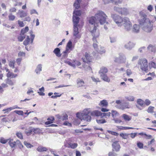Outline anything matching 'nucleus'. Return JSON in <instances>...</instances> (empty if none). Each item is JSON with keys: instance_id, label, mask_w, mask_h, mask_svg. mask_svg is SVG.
Instances as JSON below:
<instances>
[{"instance_id": "6ab92c4d", "label": "nucleus", "mask_w": 156, "mask_h": 156, "mask_svg": "<svg viewBox=\"0 0 156 156\" xmlns=\"http://www.w3.org/2000/svg\"><path fill=\"white\" fill-rule=\"evenodd\" d=\"M122 117L125 121H129L132 119L131 117L126 115V114H123L122 115Z\"/></svg>"}, {"instance_id": "4468645a", "label": "nucleus", "mask_w": 156, "mask_h": 156, "mask_svg": "<svg viewBox=\"0 0 156 156\" xmlns=\"http://www.w3.org/2000/svg\"><path fill=\"white\" fill-rule=\"evenodd\" d=\"M73 48L74 47H73L72 45V41L70 40L67 43L66 46L65 52H66V51H67L68 50H72Z\"/></svg>"}, {"instance_id": "8fccbe9b", "label": "nucleus", "mask_w": 156, "mask_h": 156, "mask_svg": "<svg viewBox=\"0 0 156 156\" xmlns=\"http://www.w3.org/2000/svg\"><path fill=\"white\" fill-rule=\"evenodd\" d=\"M119 113L116 111L112 110V115L113 117H114L116 116H118Z\"/></svg>"}, {"instance_id": "680f3d73", "label": "nucleus", "mask_w": 156, "mask_h": 156, "mask_svg": "<svg viewBox=\"0 0 156 156\" xmlns=\"http://www.w3.org/2000/svg\"><path fill=\"white\" fill-rule=\"evenodd\" d=\"M145 104L147 106L149 105L151 103V101L148 99H146L144 101V104Z\"/></svg>"}, {"instance_id": "79ce46f5", "label": "nucleus", "mask_w": 156, "mask_h": 156, "mask_svg": "<svg viewBox=\"0 0 156 156\" xmlns=\"http://www.w3.org/2000/svg\"><path fill=\"white\" fill-rule=\"evenodd\" d=\"M69 147H70L72 149H75L77 146V143H71L69 144Z\"/></svg>"}, {"instance_id": "7c9ffc66", "label": "nucleus", "mask_w": 156, "mask_h": 156, "mask_svg": "<svg viewBox=\"0 0 156 156\" xmlns=\"http://www.w3.org/2000/svg\"><path fill=\"white\" fill-rule=\"evenodd\" d=\"M73 64L74 65V66H73V67L75 68L76 66H79L81 65V63L79 61L76 60H73L72 61Z\"/></svg>"}, {"instance_id": "bf43d9fd", "label": "nucleus", "mask_w": 156, "mask_h": 156, "mask_svg": "<svg viewBox=\"0 0 156 156\" xmlns=\"http://www.w3.org/2000/svg\"><path fill=\"white\" fill-rule=\"evenodd\" d=\"M110 39L111 43L115 42L116 41V38L115 37H110Z\"/></svg>"}, {"instance_id": "423d86ee", "label": "nucleus", "mask_w": 156, "mask_h": 156, "mask_svg": "<svg viewBox=\"0 0 156 156\" xmlns=\"http://www.w3.org/2000/svg\"><path fill=\"white\" fill-rule=\"evenodd\" d=\"M33 33L32 31L30 32V38L28 36H27V38L23 42V44L26 46L28 45L30 42V44L33 43V41L35 37V35L33 34Z\"/></svg>"}, {"instance_id": "13d9d810", "label": "nucleus", "mask_w": 156, "mask_h": 156, "mask_svg": "<svg viewBox=\"0 0 156 156\" xmlns=\"http://www.w3.org/2000/svg\"><path fill=\"white\" fill-rule=\"evenodd\" d=\"M14 112L20 115H23V112L22 111L15 110Z\"/></svg>"}, {"instance_id": "49530a36", "label": "nucleus", "mask_w": 156, "mask_h": 156, "mask_svg": "<svg viewBox=\"0 0 156 156\" xmlns=\"http://www.w3.org/2000/svg\"><path fill=\"white\" fill-rule=\"evenodd\" d=\"M122 2V0H112V3L115 5L120 4Z\"/></svg>"}, {"instance_id": "dca6fc26", "label": "nucleus", "mask_w": 156, "mask_h": 156, "mask_svg": "<svg viewBox=\"0 0 156 156\" xmlns=\"http://www.w3.org/2000/svg\"><path fill=\"white\" fill-rule=\"evenodd\" d=\"M53 52L58 57H60L61 56L62 54L61 53L60 50L59 48H57L55 49Z\"/></svg>"}, {"instance_id": "7ed1b4c3", "label": "nucleus", "mask_w": 156, "mask_h": 156, "mask_svg": "<svg viewBox=\"0 0 156 156\" xmlns=\"http://www.w3.org/2000/svg\"><path fill=\"white\" fill-rule=\"evenodd\" d=\"M139 14L140 16L139 24L142 29L147 32H151L153 29V22L147 18V15L143 12H140Z\"/></svg>"}, {"instance_id": "39448f33", "label": "nucleus", "mask_w": 156, "mask_h": 156, "mask_svg": "<svg viewBox=\"0 0 156 156\" xmlns=\"http://www.w3.org/2000/svg\"><path fill=\"white\" fill-rule=\"evenodd\" d=\"M137 67L139 70L146 73L148 72L147 61L145 58L139 59L137 62Z\"/></svg>"}, {"instance_id": "6e6d98bb", "label": "nucleus", "mask_w": 156, "mask_h": 156, "mask_svg": "<svg viewBox=\"0 0 156 156\" xmlns=\"http://www.w3.org/2000/svg\"><path fill=\"white\" fill-rule=\"evenodd\" d=\"M149 66L151 67L156 69V64L153 62H151L149 63Z\"/></svg>"}, {"instance_id": "2f4dec72", "label": "nucleus", "mask_w": 156, "mask_h": 156, "mask_svg": "<svg viewBox=\"0 0 156 156\" xmlns=\"http://www.w3.org/2000/svg\"><path fill=\"white\" fill-rule=\"evenodd\" d=\"M47 150V149L45 147L41 146L38 147L37 149V150L39 152L45 151H46Z\"/></svg>"}, {"instance_id": "09e8293b", "label": "nucleus", "mask_w": 156, "mask_h": 156, "mask_svg": "<svg viewBox=\"0 0 156 156\" xmlns=\"http://www.w3.org/2000/svg\"><path fill=\"white\" fill-rule=\"evenodd\" d=\"M96 121L98 124H103L106 123V122L105 120L104 119H97Z\"/></svg>"}, {"instance_id": "ddd939ff", "label": "nucleus", "mask_w": 156, "mask_h": 156, "mask_svg": "<svg viewBox=\"0 0 156 156\" xmlns=\"http://www.w3.org/2000/svg\"><path fill=\"white\" fill-rule=\"evenodd\" d=\"M93 37V38H92V40L93 41V47L94 49L96 50H97L98 48V42H97L96 38H98L99 37V35H98V37H96L93 35H92Z\"/></svg>"}, {"instance_id": "338daca9", "label": "nucleus", "mask_w": 156, "mask_h": 156, "mask_svg": "<svg viewBox=\"0 0 156 156\" xmlns=\"http://www.w3.org/2000/svg\"><path fill=\"white\" fill-rule=\"evenodd\" d=\"M7 141V140H5L4 138L1 137L0 139V142L1 143L5 144Z\"/></svg>"}, {"instance_id": "603ef678", "label": "nucleus", "mask_w": 156, "mask_h": 156, "mask_svg": "<svg viewBox=\"0 0 156 156\" xmlns=\"http://www.w3.org/2000/svg\"><path fill=\"white\" fill-rule=\"evenodd\" d=\"M16 143L20 149H22L23 147V145L19 140H17Z\"/></svg>"}, {"instance_id": "de8ad7c7", "label": "nucleus", "mask_w": 156, "mask_h": 156, "mask_svg": "<svg viewBox=\"0 0 156 156\" xmlns=\"http://www.w3.org/2000/svg\"><path fill=\"white\" fill-rule=\"evenodd\" d=\"M154 107L150 106L148 108L147 110V112L149 113H153L154 112Z\"/></svg>"}, {"instance_id": "69168bd1", "label": "nucleus", "mask_w": 156, "mask_h": 156, "mask_svg": "<svg viewBox=\"0 0 156 156\" xmlns=\"http://www.w3.org/2000/svg\"><path fill=\"white\" fill-rule=\"evenodd\" d=\"M7 83L10 86H13L14 85V83L11 80H8L7 81Z\"/></svg>"}, {"instance_id": "c03bdc74", "label": "nucleus", "mask_w": 156, "mask_h": 156, "mask_svg": "<svg viewBox=\"0 0 156 156\" xmlns=\"http://www.w3.org/2000/svg\"><path fill=\"white\" fill-rule=\"evenodd\" d=\"M24 144L28 148H31L33 147V145L26 141L24 142Z\"/></svg>"}, {"instance_id": "e2e57ef3", "label": "nucleus", "mask_w": 156, "mask_h": 156, "mask_svg": "<svg viewBox=\"0 0 156 156\" xmlns=\"http://www.w3.org/2000/svg\"><path fill=\"white\" fill-rule=\"evenodd\" d=\"M30 13L31 15H32L33 14H36L37 15H38V13L37 12L36 10L34 9H33L30 10Z\"/></svg>"}, {"instance_id": "0e129e2a", "label": "nucleus", "mask_w": 156, "mask_h": 156, "mask_svg": "<svg viewBox=\"0 0 156 156\" xmlns=\"http://www.w3.org/2000/svg\"><path fill=\"white\" fill-rule=\"evenodd\" d=\"M53 23L55 24H60V22L59 20L57 19H55L52 20Z\"/></svg>"}, {"instance_id": "aec40b11", "label": "nucleus", "mask_w": 156, "mask_h": 156, "mask_svg": "<svg viewBox=\"0 0 156 156\" xmlns=\"http://www.w3.org/2000/svg\"><path fill=\"white\" fill-rule=\"evenodd\" d=\"M140 29L139 25L135 24L133 26V31L135 33H138L139 32Z\"/></svg>"}, {"instance_id": "6e6552de", "label": "nucleus", "mask_w": 156, "mask_h": 156, "mask_svg": "<svg viewBox=\"0 0 156 156\" xmlns=\"http://www.w3.org/2000/svg\"><path fill=\"white\" fill-rule=\"evenodd\" d=\"M115 107L122 110H125L126 108H130L128 102H124L121 104L120 105H116Z\"/></svg>"}, {"instance_id": "f03ea898", "label": "nucleus", "mask_w": 156, "mask_h": 156, "mask_svg": "<svg viewBox=\"0 0 156 156\" xmlns=\"http://www.w3.org/2000/svg\"><path fill=\"white\" fill-rule=\"evenodd\" d=\"M111 17L118 26L121 27L123 25L126 31H129L131 30L132 25L129 18L126 17L122 18L116 14H112Z\"/></svg>"}, {"instance_id": "864d4df0", "label": "nucleus", "mask_w": 156, "mask_h": 156, "mask_svg": "<svg viewBox=\"0 0 156 156\" xmlns=\"http://www.w3.org/2000/svg\"><path fill=\"white\" fill-rule=\"evenodd\" d=\"M71 62L68 61V60H65L64 61V62L66 63L69 66H75L73 64L72 61L73 60H71Z\"/></svg>"}, {"instance_id": "c85d7f7f", "label": "nucleus", "mask_w": 156, "mask_h": 156, "mask_svg": "<svg viewBox=\"0 0 156 156\" xmlns=\"http://www.w3.org/2000/svg\"><path fill=\"white\" fill-rule=\"evenodd\" d=\"M125 98L127 101L130 102L133 101L135 100V97L132 95H129L125 96Z\"/></svg>"}, {"instance_id": "412c9836", "label": "nucleus", "mask_w": 156, "mask_h": 156, "mask_svg": "<svg viewBox=\"0 0 156 156\" xmlns=\"http://www.w3.org/2000/svg\"><path fill=\"white\" fill-rule=\"evenodd\" d=\"M147 49L149 51L155 52L156 51V47L151 44H150L147 47Z\"/></svg>"}, {"instance_id": "5701e85b", "label": "nucleus", "mask_w": 156, "mask_h": 156, "mask_svg": "<svg viewBox=\"0 0 156 156\" xmlns=\"http://www.w3.org/2000/svg\"><path fill=\"white\" fill-rule=\"evenodd\" d=\"M100 76L101 77L103 80H104L107 82H109L110 81V79L107 76L106 74H100Z\"/></svg>"}, {"instance_id": "1a4fd4ad", "label": "nucleus", "mask_w": 156, "mask_h": 156, "mask_svg": "<svg viewBox=\"0 0 156 156\" xmlns=\"http://www.w3.org/2000/svg\"><path fill=\"white\" fill-rule=\"evenodd\" d=\"M78 25H73V36L76 38L80 39L81 37V35L79 34Z\"/></svg>"}, {"instance_id": "f704fd0d", "label": "nucleus", "mask_w": 156, "mask_h": 156, "mask_svg": "<svg viewBox=\"0 0 156 156\" xmlns=\"http://www.w3.org/2000/svg\"><path fill=\"white\" fill-rule=\"evenodd\" d=\"M16 141H13V140H10L9 143L10 146L12 147H15V146L16 145Z\"/></svg>"}, {"instance_id": "c9c22d12", "label": "nucleus", "mask_w": 156, "mask_h": 156, "mask_svg": "<svg viewBox=\"0 0 156 156\" xmlns=\"http://www.w3.org/2000/svg\"><path fill=\"white\" fill-rule=\"evenodd\" d=\"M29 30V28L28 27H25V28H23L21 30V32L20 35H23L24 34L26 33Z\"/></svg>"}, {"instance_id": "3c124183", "label": "nucleus", "mask_w": 156, "mask_h": 156, "mask_svg": "<svg viewBox=\"0 0 156 156\" xmlns=\"http://www.w3.org/2000/svg\"><path fill=\"white\" fill-rule=\"evenodd\" d=\"M105 50L104 47H101L100 48V49L99 50L98 53L100 54H103L105 53Z\"/></svg>"}, {"instance_id": "4be33fe9", "label": "nucleus", "mask_w": 156, "mask_h": 156, "mask_svg": "<svg viewBox=\"0 0 156 156\" xmlns=\"http://www.w3.org/2000/svg\"><path fill=\"white\" fill-rule=\"evenodd\" d=\"M16 108H20L18 107L17 105H14L12 107L8 108L6 109H3V111H5V113H8L9 112L11 111L12 110Z\"/></svg>"}, {"instance_id": "72a5a7b5", "label": "nucleus", "mask_w": 156, "mask_h": 156, "mask_svg": "<svg viewBox=\"0 0 156 156\" xmlns=\"http://www.w3.org/2000/svg\"><path fill=\"white\" fill-rule=\"evenodd\" d=\"M80 0H76L74 4V6L76 9H78L80 7Z\"/></svg>"}, {"instance_id": "bb28decb", "label": "nucleus", "mask_w": 156, "mask_h": 156, "mask_svg": "<svg viewBox=\"0 0 156 156\" xmlns=\"http://www.w3.org/2000/svg\"><path fill=\"white\" fill-rule=\"evenodd\" d=\"M84 83V82L83 80L78 79L77 80V84L79 87L83 86Z\"/></svg>"}, {"instance_id": "cd10ccee", "label": "nucleus", "mask_w": 156, "mask_h": 156, "mask_svg": "<svg viewBox=\"0 0 156 156\" xmlns=\"http://www.w3.org/2000/svg\"><path fill=\"white\" fill-rule=\"evenodd\" d=\"M129 13L128 10L126 8H122L121 14L124 15H127Z\"/></svg>"}, {"instance_id": "37998d69", "label": "nucleus", "mask_w": 156, "mask_h": 156, "mask_svg": "<svg viewBox=\"0 0 156 156\" xmlns=\"http://www.w3.org/2000/svg\"><path fill=\"white\" fill-rule=\"evenodd\" d=\"M129 133H121L120 134V136L124 139H126Z\"/></svg>"}, {"instance_id": "f3484780", "label": "nucleus", "mask_w": 156, "mask_h": 156, "mask_svg": "<svg viewBox=\"0 0 156 156\" xmlns=\"http://www.w3.org/2000/svg\"><path fill=\"white\" fill-rule=\"evenodd\" d=\"M80 18L78 16H75V15H73V25H78L79 23Z\"/></svg>"}, {"instance_id": "4d7b16f0", "label": "nucleus", "mask_w": 156, "mask_h": 156, "mask_svg": "<svg viewBox=\"0 0 156 156\" xmlns=\"http://www.w3.org/2000/svg\"><path fill=\"white\" fill-rule=\"evenodd\" d=\"M17 136L20 139H23V136L22 133L20 132H18L16 133V134Z\"/></svg>"}, {"instance_id": "a19ab883", "label": "nucleus", "mask_w": 156, "mask_h": 156, "mask_svg": "<svg viewBox=\"0 0 156 156\" xmlns=\"http://www.w3.org/2000/svg\"><path fill=\"white\" fill-rule=\"evenodd\" d=\"M122 8H120L118 6H115L114 8V11L118 12L119 13L121 14L122 11Z\"/></svg>"}, {"instance_id": "a878e982", "label": "nucleus", "mask_w": 156, "mask_h": 156, "mask_svg": "<svg viewBox=\"0 0 156 156\" xmlns=\"http://www.w3.org/2000/svg\"><path fill=\"white\" fill-rule=\"evenodd\" d=\"M42 65L41 64L38 65L35 70L36 73L37 74H40V72L42 71Z\"/></svg>"}, {"instance_id": "2eb2a0df", "label": "nucleus", "mask_w": 156, "mask_h": 156, "mask_svg": "<svg viewBox=\"0 0 156 156\" xmlns=\"http://www.w3.org/2000/svg\"><path fill=\"white\" fill-rule=\"evenodd\" d=\"M91 115L93 116H100L102 118V113L98 110H95L91 112Z\"/></svg>"}, {"instance_id": "58836bf2", "label": "nucleus", "mask_w": 156, "mask_h": 156, "mask_svg": "<svg viewBox=\"0 0 156 156\" xmlns=\"http://www.w3.org/2000/svg\"><path fill=\"white\" fill-rule=\"evenodd\" d=\"M119 128L121 129H124V130L129 129H138V128H133V127H125V126H120V128Z\"/></svg>"}, {"instance_id": "f8f14e48", "label": "nucleus", "mask_w": 156, "mask_h": 156, "mask_svg": "<svg viewBox=\"0 0 156 156\" xmlns=\"http://www.w3.org/2000/svg\"><path fill=\"white\" fill-rule=\"evenodd\" d=\"M113 151L114 150L116 152L119 151L120 148V146L118 143V142L115 141L112 144Z\"/></svg>"}, {"instance_id": "9b49d317", "label": "nucleus", "mask_w": 156, "mask_h": 156, "mask_svg": "<svg viewBox=\"0 0 156 156\" xmlns=\"http://www.w3.org/2000/svg\"><path fill=\"white\" fill-rule=\"evenodd\" d=\"M82 59L84 62L88 63L91 61L92 57L90 56L88 53H86L85 57L83 58Z\"/></svg>"}, {"instance_id": "f257e3e1", "label": "nucleus", "mask_w": 156, "mask_h": 156, "mask_svg": "<svg viewBox=\"0 0 156 156\" xmlns=\"http://www.w3.org/2000/svg\"><path fill=\"white\" fill-rule=\"evenodd\" d=\"M108 16L104 12L98 11L95 14L94 16L89 18L88 21L90 25V31L92 35L96 37L99 35V32L97 30V26L98 24L100 23L103 25L105 23L108 24V22L107 21Z\"/></svg>"}, {"instance_id": "a18cd8bd", "label": "nucleus", "mask_w": 156, "mask_h": 156, "mask_svg": "<svg viewBox=\"0 0 156 156\" xmlns=\"http://www.w3.org/2000/svg\"><path fill=\"white\" fill-rule=\"evenodd\" d=\"M9 20L10 21H13L15 18V16L13 15L12 13H10L8 16Z\"/></svg>"}, {"instance_id": "e433bc0d", "label": "nucleus", "mask_w": 156, "mask_h": 156, "mask_svg": "<svg viewBox=\"0 0 156 156\" xmlns=\"http://www.w3.org/2000/svg\"><path fill=\"white\" fill-rule=\"evenodd\" d=\"M81 12L79 10H75L73 12V15H75V16H80Z\"/></svg>"}, {"instance_id": "473e14b6", "label": "nucleus", "mask_w": 156, "mask_h": 156, "mask_svg": "<svg viewBox=\"0 0 156 156\" xmlns=\"http://www.w3.org/2000/svg\"><path fill=\"white\" fill-rule=\"evenodd\" d=\"M137 103L141 107H144V101L141 99H137Z\"/></svg>"}, {"instance_id": "774afa93", "label": "nucleus", "mask_w": 156, "mask_h": 156, "mask_svg": "<svg viewBox=\"0 0 156 156\" xmlns=\"http://www.w3.org/2000/svg\"><path fill=\"white\" fill-rule=\"evenodd\" d=\"M117 154L114 152H110L108 153V156H117Z\"/></svg>"}, {"instance_id": "ea45409f", "label": "nucleus", "mask_w": 156, "mask_h": 156, "mask_svg": "<svg viewBox=\"0 0 156 156\" xmlns=\"http://www.w3.org/2000/svg\"><path fill=\"white\" fill-rule=\"evenodd\" d=\"M16 62V61L15 60H13L12 61H10L9 62V66L12 69L15 68L14 64Z\"/></svg>"}, {"instance_id": "b1692460", "label": "nucleus", "mask_w": 156, "mask_h": 156, "mask_svg": "<svg viewBox=\"0 0 156 156\" xmlns=\"http://www.w3.org/2000/svg\"><path fill=\"white\" fill-rule=\"evenodd\" d=\"M108 72V69L107 68L105 67H102L101 68L99 72V74H106Z\"/></svg>"}, {"instance_id": "393cba45", "label": "nucleus", "mask_w": 156, "mask_h": 156, "mask_svg": "<svg viewBox=\"0 0 156 156\" xmlns=\"http://www.w3.org/2000/svg\"><path fill=\"white\" fill-rule=\"evenodd\" d=\"M99 105L101 107H106L108 105V103L106 100L101 101Z\"/></svg>"}, {"instance_id": "a211bd4d", "label": "nucleus", "mask_w": 156, "mask_h": 156, "mask_svg": "<svg viewBox=\"0 0 156 156\" xmlns=\"http://www.w3.org/2000/svg\"><path fill=\"white\" fill-rule=\"evenodd\" d=\"M17 13L20 15L21 18L27 16V13L22 10H19Z\"/></svg>"}, {"instance_id": "9d476101", "label": "nucleus", "mask_w": 156, "mask_h": 156, "mask_svg": "<svg viewBox=\"0 0 156 156\" xmlns=\"http://www.w3.org/2000/svg\"><path fill=\"white\" fill-rule=\"evenodd\" d=\"M135 45V44L131 41H129L125 44L124 46V48L128 50H131L133 48Z\"/></svg>"}, {"instance_id": "052dcab7", "label": "nucleus", "mask_w": 156, "mask_h": 156, "mask_svg": "<svg viewBox=\"0 0 156 156\" xmlns=\"http://www.w3.org/2000/svg\"><path fill=\"white\" fill-rule=\"evenodd\" d=\"M18 24L20 27H23L25 26L24 23H23V21L18 20Z\"/></svg>"}, {"instance_id": "c756f323", "label": "nucleus", "mask_w": 156, "mask_h": 156, "mask_svg": "<svg viewBox=\"0 0 156 156\" xmlns=\"http://www.w3.org/2000/svg\"><path fill=\"white\" fill-rule=\"evenodd\" d=\"M17 76L16 74H15L13 73L9 72L7 74V76L8 78H13L16 77Z\"/></svg>"}, {"instance_id": "4c0bfd02", "label": "nucleus", "mask_w": 156, "mask_h": 156, "mask_svg": "<svg viewBox=\"0 0 156 156\" xmlns=\"http://www.w3.org/2000/svg\"><path fill=\"white\" fill-rule=\"evenodd\" d=\"M33 131V129L31 128H29L28 129H25V133L27 135L30 134Z\"/></svg>"}, {"instance_id": "5fc2aeb1", "label": "nucleus", "mask_w": 156, "mask_h": 156, "mask_svg": "<svg viewBox=\"0 0 156 156\" xmlns=\"http://www.w3.org/2000/svg\"><path fill=\"white\" fill-rule=\"evenodd\" d=\"M26 36L24 35L23 36L21 35L18 37V39L19 41H22L25 38Z\"/></svg>"}, {"instance_id": "0eeeda50", "label": "nucleus", "mask_w": 156, "mask_h": 156, "mask_svg": "<svg viewBox=\"0 0 156 156\" xmlns=\"http://www.w3.org/2000/svg\"><path fill=\"white\" fill-rule=\"evenodd\" d=\"M126 61V56L122 54H120L119 58L115 57L114 59L115 62H119L121 63H125Z\"/></svg>"}, {"instance_id": "20e7f679", "label": "nucleus", "mask_w": 156, "mask_h": 156, "mask_svg": "<svg viewBox=\"0 0 156 156\" xmlns=\"http://www.w3.org/2000/svg\"><path fill=\"white\" fill-rule=\"evenodd\" d=\"M90 108L84 109L81 113H77L76 114V117L81 120H84L87 122H90L91 120V116L89 115L91 112Z\"/></svg>"}]
</instances>
